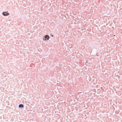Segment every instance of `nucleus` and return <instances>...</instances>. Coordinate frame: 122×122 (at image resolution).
Instances as JSON below:
<instances>
[{
    "label": "nucleus",
    "instance_id": "nucleus-2",
    "mask_svg": "<svg viewBox=\"0 0 122 122\" xmlns=\"http://www.w3.org/2000/svg\"><path fill=\"white\" fill-rule=\"evenodd\" d=\"M3 14L4 15V16H8L9 14L8 13H7L5 12L3 13Z\"/></svg>",
    "mask_w": 122,
    "mask_h": 122
},
{
    "label": "nucleus",
    "instance_id": "nucleus-3",
    "mask_svg": "<svg viewBox=\"0 0 122 122\" xmlns=\"http://www.w3.org/2000/svg\"><path fill=\"white\" fill-rule=\"evenodd\" d=\"M24 107L23 105L22 104H20L19 105V107L20 108L23 107Z\"/></svg>",
    "mask_w": 122,
    "mask_h": 122
},
{
    "label": "nucleus",
    "instance_id": "nucleus-1",
    "mask_svg": "<svg viewBox=\"0 0 122 122\" xmlns=\"http://www.w3.org/2000/svg\"><path fill=\"white\" fill-rule=\"evenodd\" d=\"M49 37V36L48 35H46L45 37L44 40L46 41L48 40Z\"/></svg>",
    "mask_w": 122,
    "mask_h": 122
}]
</instances>
